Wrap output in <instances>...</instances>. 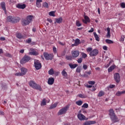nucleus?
I'll use <instances>...</instances> for the list:
<instances>
[{"label": "nucleus", "instance_id": "obj_1", "mask_svg": "<svg viewBox=\"0 0 125 125\" xmlns=\"http://www.w3.org/2000/svg\"><path fill=\"white\" fill-rule=\"evenodd\" d=\"M108 112L109 118L112 123H118V122H120V119H119V118H118V116H116V113H115V111H114V109H110L109 110Z\"/></svg>", "mask_w": 125, "mask_h": 125}, {"label": "nucleus", "instance_id": "obj_2", "mask_svg": "<svg viewBox=\"0 0 125 125\" xmlns=\"http://www.w3.org/2000/svg\"><path fill=\"white\" fill-rule=\"evenodd\" d=\"M93 49L91 47H88L86 48L87 52H90L89 55L91 57H93L94 56H97L98 53H99V51L97 49Z\"/></svg>", "mask_w": 125, "mask_h": 125}, {"label": "nucleus", "instance_id": "obj_3", "mask_svg": "<svg viewBox=\"0 0 125 125\" xmlns=\"http://www.w3.org/2000/svg\"><path fill=\"white\" fill-rule=\"evenodd\" d=\"M29 85L34 88V89H37V90H39V91H42V87L41 85L37 84L35 81H30Z\"/></svg>", "mask_w": 125, "mask_h": 125}, {"label": "nucleus", "instance_id": "obj_4", "mask_svg": "<svg viewBox=\"0 0 125 125\" xmlns=\"http://www.w3.org/2000/svg\"><path fill=\"white\" fill-rule=\"evenodd\" d=\"M20 19L17 17H14L11 16H9L7 17V22H11V23H17V22H19Z\"/></svg>", "mask_w": 125, "mask_h": 125}, {"label": "nucleus", "instance_id": "obj_5", "mask_svg": "<svg viewBox=\"0 0 125 125\" xmlns=\"http://www.w3.org/2000/svg\"><path fill=\"white\" fill-rule=\"evenodd\" d=\"M69 106L66 105L64 106V107H62L61 108L59 112H58V116H62V115H65L66 113H67V111L69 110Z\"/></svg>", "mask_w": 125, "mask_h": 125}, {"label": "nucleus", "instance_id": "obj_6", "mask_svg": "<svg viewBox=\"0 0 125 125\" xmlns=\"http://www.w3.org/2000/svg\"><path fill=\"white\" fill-rule=\"evenodd\" d=\"M43 56L46 60H52L54 57L53 54H48L47 52L43 53Z\"/></svg>", "mask_w": 125, "mask_h": 125}, {"label": "nucleus", "instance_id": "obj_7", "mask_svg": "<svg viewBox=\"0 0 125 125\" xmlns=\"http://www.w3.org/2000/svg\"><path fill=\"white\" fill-rule=\"evenodd\" d=\"M31 60V57L27 55H25L21 61V64H25L27 62H29Z\"/></svg>", "mask_w": 125, "mask_h": 125}, {"label": "nucleus", "instance_id": "obj_8", "mask_svg": "<svg viewBox=\"0 0 125 125\" xmlns=\"http://www.w3.org/2000/svg\"><path fill=\"white\" fill-rule=\"evenodd\" d=\"M34 66L36 70H40L42 68V63H41L40 61L35 60L34 61Z\"/></svg>", "mask_w": 125, "mask_h": 125}, {"label": "nucleus", "instance_id": "obj_9", "mask_svg": "<svg viewBox=\"0 0 125 125\" xmlns=\"http://www.w3.org/2000/svg\"><path fill=\"white\" fill-rule=\"evenodd\" d=\"M114 79L116 83H119L120 82H121V76H120V74L115 73V74H114Z\"/></svg>", "mask_w": 125, "mask_h": 125}, {"label": "nucleus", "instance_id": "obj_10", "mask_svg": "<svg viewBox=\"0 0 125 125\" xmlns=\"http://www.w3.org/2000/svg\"><path fill=\"white\" fill-rule=\"evenodd\" d=\"M77 117L80 121H87L88 120V118L85 117L83 114L81 113H79Z\"/></svg>", "mask_w": 125, "mask_h": 125}, {"label": "nucleus", "instance_id": "obj_11", "mask_svg": "<svg viewBox=\"0 0 125 125\" xmlns=\"http://www.w3.org/2000/svg\"><path fill=\"white\" fill-rule=\"evenodd\" d=\"M30 50L31 52H29L28 54L29 55H34V56L39 55V52H38V51L36 50V49L33 48H30Z\"/></svg>", "mask_w": 125, "mask_h": 125}, {"label": "nucleus", "instance_id": "obj_12", "mask_svg": "<svg viewBox=\"0 0 125 125\" xmlns=\"http://www.w3.org/2000/svg\"><path fill=\"white\" fill-rule=\"evenodd\" d=\"M84 20H83L82 21L84 24H87V23L90 22V20L87 16H85L84 17Z\"/></svg>", "mask_w": 125, "mask_h": 125}, {"label": "nucleus", "instance_id": "obj_13", "mask_svg": "<svg viewBox=\"0 0 125 125\" xmlns=\"http://www.w3.org/2000/svg\"><path fill=\"white\" fill-rule=\"evenodd\" d=\"M96 124V122L94 121H87L85 122L83 125H94Z\"/></svg>", "mask_w": 125, "mask_h": 125}, {"label": "nucleus", "instance_id": "obj_14", "mask_svg": "<svg viewBox=\"0 0 125 125\" xmlns=\"http://www.w3.org/2000/svg\"><path fill=\"white\" fill-rule=\"evenodd\" d=\"M72 57L77 58L80 55V51H74L71 52Z\"/></svg>", "mask_w": 125, "mask_h": 125}, {"label": "nucleus", "instance_id": "obj_15", "mask_svg": "<svg viewBox=\"0 0 125 125\" xmlns=\"http://www.w3.org/2000/svg\"><path fill=\"white\" fill-rule=\"evenodd\" d=\"M48 84L50 85H52L54 83V78L53 77L49 78L48 79Z\"/></svg>", "mask_w": 125, "mask_h": 125}, {"label": "nucleus", "instance_id": "obj_16", "mask_svg": "<svg viewBox=\"0 0 125 125\" xmlns=\"http://www.w3.org/2000/svg\"><path fill=\"white\" fill-rule=\"evenodd\" d=\"M62 21H63V19L62 18V17H61L59 18L55 19V21L54 23L56 24V23H57L58 24H60V23H62Z\"/></svg>", "mask_w": 125, "mask_h": 125}, {"label": "nucleus", "instance_id": "obj_17", "mask_svg": "<svg viewBox=\"0 0 125 125\" xmlns=\"http://www.w3.org/2000/svg\"><path fill=\"white\" fill-rule=\"evenodd\" d=\"M21 71L22 76H25V75H26V73L28 72V69L25 67H21Z\"/></svg>", "mask_w": 125, "mask_h": 125}, {"label": "nucleus", "instance_id": "obj_18", "mask_svg": "<svg viewBox=\"0 0 125 125\" xmlns=\"http://www.w3.org/2000/svg\"><path fill=\"white\" fill-rule=\"evenodd\" d=\"M16 7L17 8H20V9H24V8H26V4H18L16 5Z\"/></svg>", "mask_w": 125, "mask_h": 125}, {"label": "nucleus", "instance_id": "obj_19", "mask_svg": "<svg viewBox=\"0 0 125 125\" xmlns=\"http://www.w3.org/2000/svg\"><path fill=\"white\" fill-rule=\"evenodd\" d=\"M106 30H107V33L106 34V37L108 39H110L111 38V31H110V27H107Z\"/></svg>", "mask_w": 125, "mask_h": 125}, {"label": "nucleus", "instance_id": "obj_20", "mask_svg": "<svg viewBox=\"0 0 125 125\" xmlns=\"http://www.w3.org/2000/svg\"><path fill=\"white\" fill-rule=\"evenodd\" d=\"M16 37L18 39H19V40H21V39H25V37H24V36L20 33H17L16 34Z\"/></svg>", "mask_w": 125, "mask_h": 125}, {"label": "nucleus", "instance_id": "obj_21", "mask_svg": "<svg viewBox=\"0 0 125 125\" xmlns=\"http://www.w3.org/2000/svg\"><path fill=\"white\" fill-rule=\"evenodd\" d=\"M81 43V41L79 39H77L75 41L74 44H72L73 46H77V45H79Z\"/></svg>", "mask_w": 125, "mask_h": 125}, {"label": "nucleus", "instance_id": "obj_22", "mask_svg": "<svg viewBox=\"0 0 125 125\" xmlns=\"http://www.w3.org/2000/svg\"><path fill=\"white\" fill-rule=\"evenodd\" d=\"M1 8L4 10L5 13H6V8H5V2H2L0 3Z\"/></svg>", "mask_w": 125, "mask_h": 125}, {"label": "nucleus", "instance_id": "obj_23", "mask_svg": "<svg viewBox=\"0 0 125 125\" xmlns=\"http://www.w3.org/2000/svg\"><path fill=\"white\" fill-rule=\"evenodd\" d=\"M41 2H42V0H37L36 3L37 7H42V4L41 3Z\"/></svg>", "mask_w": 125, "mask_h": 125}, {"label": "nucleus", "instance_id": "obj_24", "mask_svg": "<svg viewBox=\"0 0 125 125\" xmlns=\"http://www.w3.org/2000/svg\"><path fill=\"white\" fill-rule=\"evenodd\" d=\"M62 75L63 76L64 79L67 78V76H68V74H67V72H66V70L65 69L62 71Z\"/></svg>", "mask_w": 125, "mask_h": 125}, {"label": "nucleus", "instance_id": "obj_25", "mask_svg": "<svg viewBox=\"0 0 125 125\" xmlns=\"http://www.w3.org/2000/svg\"><path fill=\"white\" fill-rule=\"evenodd\" d=\"M69 66L71 69H75V68H77L78 67V64H74L72 63H69Z\"/></svg>", "mask_w": 125, "mask_h": 125}, {"label": "nucleus", "instance_id": "obj_26", "mask_svg": "<svg viewBox=\"0 0 125 125\" xmlns=\"http://www.w3.org/2000/svg\"><path fill=\"white\" fill-rule=\"evenodd\" d=\"M22 23L24 25H29L30 22L27 19H26L22 20Z\"/></svg>", "mask_w": 125, "mask_h": 125}, {"label": "nucleus", "instance_id": "obj_27", "mask_svg": "<svg viewBox=\"0 0 125 125\" xmlns=\"http://www.w3.org/2000/svg\"><path fill=\"white\" fill-rule=\"evenodd\" d=\"M33 17L32 15H29L27 16L26 19H27L29 22L31 23V22L33 21Z\"/></svg>", "mask_w": 125, "mask_h": 125}, {"label": "nucleus", "instance_id": "obj_28", "mask_svg": "<svg viewBox=\"0 0 125 125\" xmlns=\"http://www.w3.org/2000/svg\"><path fill=\"white\" fill-rule=\"evenodd\" d=\"M56 12V11H52L49 12L48 15L49 16H52V17H55V13Z\"/></svg>", "mask_w": 125, "mask_h": 125}, {"label": "nucleus", "instance_id": "obj_29", "mask_svg": "<svg viewBox=\"0 0 125 125\" xmlns=\"http://www.w3.org/2000/svg\"><path fill=\"white\" fill-rule=\"evenodd\" d=\"M124 93L125 94V91H118V92L116 93V96H121V95H122V94H124Z\"/></svg>", "mask_w": 125, "mask_h": 125}, {"label": "nucleus", "instance_id": "obj_30", "mask_svg": "<svg viewBox=\"0 0 125 125\" xmlns=\"http://www.w3.org/2000/svg\"><path fill=\"white\" fill-rule=\"evenodd\" d=\"M115 69V65H112L109 68H108V73H111Z\"/></svg>", "mask_w": 125, "mask_h": 125}, {"label": "nucleus", "instance_id": "obj_31", "mask_svg": "<svg viewBox=\"0 0 125 125\" xmlns=\"http://www.w3.org/2000/svg\"><path fill=\"white\" fill-rule=\"evenodd\" d=\"M94 36L96 41L99 42V37L98 36V35L96 34V32H94Z\"/></svg>", "mask_w": 125, "mask_h": 125}, {"label": "nucleus", "instance_id": "obj_32", "mask_svg": "<svg viewBox=\"0 0 125 125\" xmlns=\"http://www.w3.org/2000/svg\"><path fill=\"white\" fill-rule=\"evenodd\" d=\"M103 95H105V92L103 91H101L99 92L98 96L99 97H101L102 96H103Z\"/></svg>", "mask_w": 125, "mask_h": 125}, {"label": "nucleus", "instance_id": "obj_33", "mask_svg": "<svg viewBox=\"0 0 125 125\" xmlns=\"http://www.w3.org/2000/svg\"><path fill=\"white\" fill-rule=\"evenodd\" d=\"M58 104V103H56L51 105V106H50V109H54L55 108H56V107H57Z\"/></svg>", "mask_w": 125, "mask_h": 125}, {"label": "nucleus", "instance_id": "obj_34", "mask_svg": "<svg viewBox=\"0 0 125 125\" xmlns=\"http://www.w3.org/2000/svg\"><path fill=\"white\" fill-rule=\"evenodd\" d=\"M78 96L80 98H86L87 97V96L85 95L84 94H80L78 95Z\"/></svg>", "mask_w": 125, "mask_h": 125}, {"label": "nucleus", "instance_id": "obj_35", "mask_svg": "<svg viewBox=\"0 0 125 125\" xmlns=\"http://www.w3.org/2000/svg\"><path fill=\"white\" fill-rule=\"evenodd\" d=\"M83 101L81 100L76 102V105H78V106H82V105H83Z\"/></svg>", "mask_w": 125, "mask_h": 125}, {"label": "nucleus", "instance_id": "obj_36", "mask_svg": "<svg viewBox=\"0 0 125 125\" xmlns=\"http://www.w3.org/2000/svg\"><path fill=\"white\" fill-rule=\"evenodd\" d=\"M48 74L49 75H50L51 76H52V75H54V70H53V69H50L48 71Z\"/></svg>", "mask_w": 125, "mask_h": 125}, {"label": "nucleus", "instance_id": "obj_37", "mask_svg": "<svg viewBox=\"0 0 125 125\" xmlns=\"http://www.w3.org/2000/svg\"><path fill=\"white\" fill-rule=\"evenodd\" d=\"M105 42H106V43H108V44H111L112 43H114V42H113V41L109 40V39H106L105 40Z\"/></svg>", "mask_w": 125, "mask_h": 125}, {"label": "nucleus", "instance_id": "obj_38", "mask_svg": "<svg viewBox=\"0 0 125 125\" xmlns=\"http://www.w3.org/2000/svg\"><path fill=\"white\" fill-rule=\"evenodd\" d=\"M82 23H81V21H76V25L77 26V27H81V26H82Z\"/></svg>", "mask_w": 125, "mask_h": 125}, {"label": "nucleus", "instance_id": "obj_39", "mask_svg": "<svg viewBox=\"0 0 125 125\" xmlns=\"http://www.w3.org/2000/svg\"><path fill=\"white\" fill-rule=\"evenodd\" d=\"M46 105V101H45V99H43L41 103V106H44Z\"/></svg>", "mask_w": 125, "mask_h": 125}, {"label": "nucleus", "instance_id": "obj_40", "mask_svg": "<svg viewBox=\"0 0 125 125\" xmlns=\"http://www.w3.org/2000/svg\"><path fill=\"white\" fill-rule=\"evenodd\" d=\"M43 7H45L46 8H48V3L46 2H44L42 4Z\"/></svg>", "mask_w": 125, "mask_h": 125}, {"label": "nucleus", "instance_id": "obj_41", "mask_svg": "<svg viewBox=\"0 0 125 125\" xmlns=\"http://www.w3.org/2000/svg\"><path fill=\"white\" fill-rule=\"evenodd\" d=\"M15 76H16L17 77H22L23 75L21 72H18L15 73Z\"/></svg>", "mask_w": 125, "mask_h": 125}, {"label": "nucleus", "instance_id": "obj_42", "mask_svg": "<svg viewBox=\"0 0 125 125\" xmlns=\"http://www.w3.org/2000/svg\"><path fill=\"white\" fill-rule=\"evenodd\" d=\"M82 108H88V104L86 103H85L82 106Z\"/></svg>", "mask_w": 125, "mask_h": 125}, {"label": "nucleus", "instance_id": "obj_43", "mask_svg": "<svg viewBox=\"0 0 125 125\" xmlns=\"http://www.w3.org/2000/svg\"><path fill=\"white\" fill-rule=\"evenodd\" d=\"M82 58H86L87 55L83 52L82 53Z\"/></svg>", "mask_w": 125, "mask_h": 125}, {"label": "nucleus", "instance_id": "obj_44", "mask_svg": "<svg viewBox=\"0 0 125 125\" xmlns=\"http://www.w3.org/2000/svg\"><path fill=\"white\" fill-rule=\"evenodd\" d=\"M81 70H82V68L80 66H78L76 69V72L77 73H81Z\"/></svg>", "mask_w": 125, "mask_h": 125}, {"label": "nucleus", "instance_id": "obj_45", "mask_svg": "<svg viewBox=\"0 0 125 125\" xmlns=\"http://www.w3.org/2000/svg\"><path fill=\"white\" fill-rule=\"evenodd\" d=\"M88 83L89 84H91V85H93L95 84V81H89L88 82Z\"/></svg>", "mask_w": 125, "mask_h": 125}, {"label": "nucleus", "instance_id": "obj_46", "mask_svg": "<svg viewBox=\"0 0 125 125\" xmlns=\"http://www.w3.org/2000/svg\"><path fill=\"white\" fill-rule=\"evenodd\" d=\"M53 51L55 54L57 53V49L55 46L53 47Z\"/></svg>", "mask_w": 125, "mask_h": 125}, {"label": "nucleus", "instance_id": "obj_47", "mask_svg": "<svg viewBox=\"0 0 125 125\" xmlns=\"http://www.w3.org/2000/svg\"><path fill=\"white\" fill-rule=\"evenodd\" d=\"M77 62L79 64L82 63V62H83V59L82 58L78 59V60H77Z\"/></svg>", "mask_w": 125, "mask_h": 125}, {"label": "nucleus", "instance_id": "obj_48", "mask_svg": "<svg viewBox=\"0 0 125 125\" xmlns=\"http://www.w3.org/2000/svg\"><path fill=\"white\" fill-rule=\"evenodd\" d=\"M125 41V36H121V38L120 39V42H124Z\"/></svg>", "mask_w": 125, "mask_h": 125}, {"label": "nucleus", "instance_id": "obj_49", "mask_svg": "<svg viewBox=\"0 0 125 125\" xmlns=\"http://www.w3.org/2000/svg\"><path fill=\"white\" fill-rule=\"evenodd\" d=\"M121 6L122 8H125V3L124 2L121 3Z\"/></svg>", "mask_w": 125, "mask_h": 125}, {"label": "nucleus", "instance_id": "obj_50", "mask_svg": "<svg viewBox=\"0 0 125 125\" xmlns=\"http://www.w3.org/2000/svg\"><path fill=\"white\" fill-rule=\"evenodd\" d=\"M31 42H32V39H31V38H29L26 40V42H27V43H31Z\"/></svg>", "mask_w": 125, "mask_h": 125}, {"label": "nucleus", "instance_id": "obj_51", "mask_svg": "<svg viewBox=\"0 0 125 125\" xmlns=\"http://www.w3.org/2000/svg\"><path fill=\"white\" fill-rule=\"evenodd\" d=\"M96 90V88H95V86H93L92 89L91 90V91L94 92Z\"/></svg>", "mask_w": 125, "mask_h": 125}, {"label": "nucleus", "instance_id": "obj_52", "mask_svg": "<svg viewBox=\"0 0 125 125\" xmlns=\"http://www.w3.org/2000/svg\"><path fill=\"white\" fill-rule=\"evenodd\" d=\"M47 21H48V22H49V23H52V20H51V19L50 18H48L47 19Z\"/></svg>", "mask_w": 125, "mask_h": 125}, {"label": "nucleus", "instance_id": "obj_53", "mask_svg": "<svg viewBox=\"0 0 125 125\" xmlns=\"http://www.w3.org/2000/svg\"><path fill=\"white\" fill-rule=\"evenodd\" d=\"M83 69H84V70H86V69H87V65L86 64L83 65Z\"/></svg>", "mask_w": 125, "mask_h": 125}, {"label": "nucleus", "instance_id": "obj_54", "mask_svg": "<svg viewBox=\"0 0 125 125\" xmlns=\"http://www.w3.org/2000/svg\"><path fill=\"white\" fill-rule=\"evenodd\" d=\"M54 74H55V75L56 76H59V74H60V72L59 71H58V72H55V73Z\"/></svg>", "mask_w": 125, "mask_h": 125}, {"label": "nucleus", "instance_id": "obj_55", "mask_svg": "<svg viewBox=\"0 0 125 125\" xmlns=\"http://www.w3.org/2000/svg\"><path fill=\"white\" fill-rule=\"evenodd\" d=\"M85 86L87 87V88H91V87H93L92 85H87Z\"/></svg>", "mask_w": 125, "mask_h": 125}, {"label": "nucleus", "instance_id": "obj_56", "mask_svg": "<svg viewBox=\"0 0 125 125\" xmlns=\"http://www.w3.org/2000/svg\"><path fill=\"white\" fill-rule=\"evenodd\" d=\"M93 31H94V29L93 28H91V29L88 31V33H92L93 32Z\"/></svg>", "mask_w": 125, "mask_h": 125}, {"label": "nucleus", "instance_id": "obj_57", "mask_svg": "<svg viewBox=\"0 0 125 125\" xmlns=\"http://www.w3.org/2000/svg\"><path fill=\"white\" fill-rule=\"evenodd\" d=\"M115 85L114 84H110L109 85L110 88H114L115 87Z\"/></svg>", "mask_w": 125, "mask_h": 125}, {"label": "nucleus", "instance_id": "obj_58", "mask_svg": "<svg viewBox=\"0 0 125 125\" xmlns=\"http://www.w3.org/2000/svg\"><path fill=\"white\" fill-rule=\"evenodd\" d=\"M103 48L104 50H108V48H107L106 46H104Z\"/></svg>", "mask_w": 125, "mask_h": 125}, {"label": "nucleus", "instance_id": "obj_59", "mask_svg": "<svg viewBox=\"0 0 125 125\" xmlns=\"http://www.w3.org/2000/svg\"><path fill=\"white\" fill-rule=\"evenodd\" d=\"M5 56H7V57H11V55L9 53H7L5 54Z\"/></svg>", "mask_w": 125, "mask_h": 125}, {"label": "nucleus", "instance_id": "obj_60", "mask_svg": "<svg viewBox=\"0 0 125 125\" xmlns=\"http://www.w3.org/2000/svg\"><path fill=\"white\" fill-rule=\"evenodd\" d=\"M85 73L87 74V75H90V74H91V71H86Z\"/></svg>", "mask_w": 125, "mask_h": 125}, {"label": "nucleus", "instance_id": "obj_61", "mask_svg": "<svg viewBox=\"0 0 125 125\" xmlns=\"http://www.w3.org/2000/svg\"><path fill=\"white\" fill-rule=\"evenodd\" d=\"M5 38L4 37H1L0 38V41H5Z\"/></svg>", "mask_w": 125, "mask_h": 125}, {"label": "nucleus", "instance_id": "obj_62", "mask_svg": "<svg viewBox=\"0 0 125 125\" xmlns=\"http://www.w3.org/2000/svg\"><path fill=\"white\" fill-rule=\"evenodd\" d=\"M0 115H4V112H3V111H0Z\"/></svg>", "mask_w": 125, "mask_h": 125}, {"label": "nucleus", "instance_id": "obj_63", "mask_svg": "<svg viewBox=\"0 0 125 125\" xmlns=\"http://www.w3.org/2000/svg\"><path fill=\"white\" fill-rule=\"evenodd\" d=\"M95 70H96V71H100V67H96V68H95Z\"/></svg>", "mask_w": 125, "mask_h": 125}, {"label": "nucleus", "instance_id": "obj_64", "mask_svg": "<svg viewBox=\"0 0 125 125\" xmlns=\"http://www.w3.org/2000/svg\"><path fill=\"white\" fill-rule=\"evenodd\" d=\"M24 49H21V50H20V52L21 53H23L24 52Z\"/></svg>", "mask_w": 125, "mask_h": 125}]
</instances>
